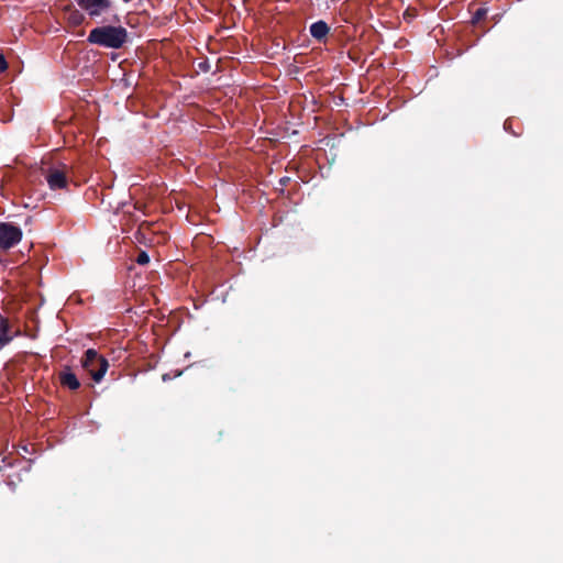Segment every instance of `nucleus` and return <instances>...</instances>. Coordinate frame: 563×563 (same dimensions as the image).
Listing matches in <instances>:
<instances>
[{
  "label": "nucleus",
  "mask_w": 563,
  "mask_h": 563,
  "mask_svg": "<svg viewBox=\"0 0 563 563\" xmlns=\"http://www.w3.org/2000/svg\"><path fill=\"white\" fill-rule=\"evenodd\" d=\"M129 40V32L124 26L111 24L93 27L87 37L89 44L111 49H121Z\"/></svg>",
  "instance_id": "f257e3e1"
},
{
  "label": "nucleus",
  "mask_w": 563,
  "mask_h": 563,
  "mask_svg": "<svg viewBox=\"0 0 563 563\" xmlns=\"http://www.w3.org/2000/svg\"><path fill=\"white\" fill-rule=\"evenodd\" d=\"M81 366L96 383H99L109 368V362L95 349H88L81 358Z\"/></svg>",
  "instance_id": "f03ea898"
},
{
  "label": "nucleus",
  "mask_w": 563,
  "mask_h": 563,
  "mask_svg": "<svg viewBox=\"0 0 563 563\" xmlns=\"http://www.w3.org/2000/svg\"><path fill=\"white\" fill-rule=\"evenodd\" d=\"M76 3L96 22H102V16L113 9L112 0H76Z\"/></svg>",
  "instance_id": "7ed1b4c3"
},
{
  "label": "nucleus",
  "mask_w": 563,
  "mask_h": 563,
  "mask_svg": "<svg viewBox=\"0 0 563 563\" xmlns=\"http://www.w3.org/2000/svg\"><path fill=\"white\" fill-rule=\"evenodd\" d=\"M21 228L12 222L0 221V250L8 251L22 240Z\"/></svg>",
  "instance_id": "20e7f679"
},
{
  "label": "nucleus",
  "mask_w": 563,
  "mask_h": 563,
  "mask_svg": "<svg viewBox=\"0 0 563 563\" xmlns=\"http://www.w3.org/2000/svg\"><path fill=\"white\" fill-rule=\"evenodd\" d=\"M45 179L49 189H65L68 185L67 166L64 164L62 167L48 168L45 174Z\"/></svg>",
  "instance_id": "39448f33"
},
{
  "label": "nucleus",
  "mask_w": 563,
  "mask_h": 563,
  "mask_svg": "<svg viewBox=\"0 0 563 563\" xmlns=\"http://www.w3.org/2000/svg\"><path fill=\"white\" fill-rule=\"evenodd\" d=\"M58 379L59 384L64 388H68L69 390H77L80 388L79 379L68 365L63 366V368L58 373Z\"/></svg>",
  "instance_id": "423d86ee"
},
{
  "label": "nucleus",
  "mask_w": 563,
  "mask_h": 563,
  "mask_svg": "<svg viewBox=\"0 0 563 563\" xmlns=\"http://www.w3.org/2000/svg\"><path fill=\"white\" fill-rule=\"evenodd\" d=\"M81 11L70 4L65 7V19L70 26H79L86 21V15Z\"/></svg>",
  "instance_id": "0eeeda50"
},
{
  "label": "nucleus",
  "mask_w": 563,
  "mask_h": 563,
  "mask_svg": "<svg viewBox=\"0 0 563 563\" xmlns=\"http://www.w3.org/2000/svg\"><path fill=\"white\" fill-rule=\"evenodd\" d=\"M309 31H310L311 36L314 40L322 42L327 38V35L330 32V27L324 21L320 20V21L312 23L310 25Z\"/></svg>",
  "instance_id": "6e6552de"
},
{
  "label": "nucleus",
  "mask_w": 563,
  "mask_h": 563,
  "mask_svg": "<svg viewBox=\"0 0 563 563\" xmlns=\"http://www.w3.org/2000/svg\"><path fill=\"white\" fill-rule=\"evenodd\" d=\"M13 339L11 334V325L8 318L0 314V346H4Z\"/></svg>",
  "instance_id": "1a4fd4ad"
},
{
  "label": "nucleus",
  "mask_w": 563,
  "mask_h": 563,
  "mask_svg": "<svg viewBox=\"0 0 563 563\" xmlns=\"http://www.w3.org/2000/svg\"><path fill=\"white\" fill-rule=\"evenodd\" d=\"M487 14V10L485 8H478L474 13H473V16H472V22L473 23H478L479 21H482Z\"/></svg>",
  "instance_id": "9d476101"
},
{
  "label": "nucleus",
  "mask_w": 563,
  "mask_h": 563,
  "mask_svg": "<svg viewBox=\"0 0 563 563\" xmlns=\"http://www.w3.org/2000/svg\"><path fill=\"white\" fill-rule=\"evenodd\" d=\"M135 262L140 265H145L150 262V256L145 251H141L137 254Z\"/></svg>",
  "instance_id": "9b49d317"
},
{
  "label": "nucleus",
  "mask_w": 563,
  "mask_h": 563,
  "mask_svg": "<svg viewBox=\"0 0 563 563\" xmlns=\"http://www.w3.org/2000/svg\"><path fill=\"white\" fill-rule=\"evenodd\" d=\"M7 67H8V64H7L5 58L2 55H0V73L5 70Z\"/></svg>",
  "instance_id": "f8f14e48"
},
{
  "label": "nucleus",
  "mask_w": 563,
  "mask_h": 563,
  "mask_svg": "<svg viewBox=\"0 0 563 563\" xmlns=\"http://www.w3.org/2000/svg\"><path fill=\"white\" fill-rule=\"evenodd\" d=\"M199 67H200L201 69H203V70H208V66H207V64H206V63H201V64L199 65Z\"/></svg>",
  "instance_id": "ddd939ff"
},
{
  "label": "nucleus",
  "mask_w": 563,
  "mask_h": 563,
  "mask_svg": "<svg viewBox=\"0 0 563 563\" xmlns=\"http://www.w3.org/2000/svg\"><path fill=\"white\" fill-rule=\"evenodd\" d=\"M287 180H288V178H283V179L280 180V183H282V184H285Z\"/></svg>",
  "instance_id": "4468645a"
}]
</instances>
